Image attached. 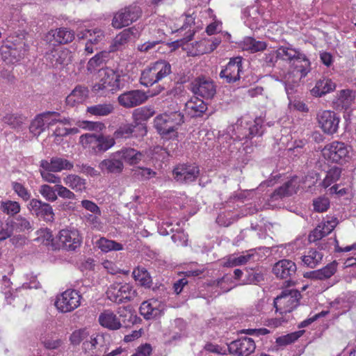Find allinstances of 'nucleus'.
Returning <instances> with one entry per match:
<instances>
[{
  "label": "nucleus",
  "mask_w": 356,
  "mask_h": 356,
  "mask_svg": "<svg viewBox=\"0 0 356 356\" xmlns=\"http://www.w3.org/2000/svg\"><path fill=\"white\" fill-rule=\"evenodd\" d=\"M324 158L328 161L345 163L352 157V149L343 143L334 141L327 145L322 150Z\"/></svg>",
  "instance_id": "obj_7"
},
{
  "label": "nucleus",
  "mask_w": 356,
  "mask_h": 356,
  "mask_svg": "<svg viewBox=\"0 0 356 356\" xmlns=\"http://www.w3.org/2000/svg\"><path fill=\"white\" fill-rule=\"evenodd\" d=\"M121 158L130 165L137 164L142 159V153L134 149H125L117 152Z\"/></svg>",
  "instance_id": "obj_41"
},
{
  "label": "nucleus",
  "mask_w": 356,
  "mask_h": 356,
  "mask_svg": "<svg viewBox=\"0 0 356 356\" xmlns=\"http://www.w3.org/2000/svg\"><path fill=\"white\" fill-rule=\"evenodd\" d=\"M66 186L71 189L81 192L86 189V180L76 175H68L63 179Z\"/></svg>",
  "instance_id": "obj_40"
},
{
  "label": "nucleus",
  "mask_w": 356,
  "mask_h": 356,
  "mask_svg": "<svg viewBox=\"0 0 356 356\" xmlns=\"http://www.w3.org/2000/svg\"><path fill=\"white\" fill-rule=\"evenodd\" d=\"M40 167L44 170L56 172L63 170H70L73 168V164L66 159L54 157L50 161H42Z\"/></svg>",
  "instance_id": "obj_25"
},
{
  "label": "nucleus",
  "mask_w": 356,
  "mask_h": 356,
  "mask_svg": "<svg viewBox=\"0 0 356 356\" xmlns=\"http://www.w3.org/2000/svg\"><path fill=\"white\" fill-rule=\"evenodd\" d=\"M165 25L172 33L179 32L184 37L181 40L168 42L167 45L172 51H175L179 47L184 50L185 40H191L194 36L195 17L190 14L182 15L179 17L168 19Z\"/></svg>",
  "instance_id": "obj_2"
},
{
  "label": "nucleus",
  "mask_w": 356,
  "mask_h": 356,
  "mask_svg": "<svg viewBox=\"0 0 356 356\" xmlns=\"http://www.w3.org/2000/svg\"><path fill=\"white\" fill-rule=\"evenodd\" d=\"M89 339H86L82 344V349L85 353L92 352L99 345H102L104 335L101 333H94L89 335Z\"/></svg>",
  "instance_id": "obj_38"
},
{
  "label": "nucleus",
  "mask_w": 356,
  "mask_h": 356,
  "mask_svg": "<svg viewBox=\"0 0 356 356\" xmlns=\"http://www.w3.org/2000/svg\"><path fill=\"white\" fill-rule=\"evenodd\" d=\"M300 186V181L298 178H293L286 183L284 186L280 187L277 193L280 196L291 195L298 191Z\"/></svg>",
  "instance_id": "obj_46"
},
{
  "label": "nucleus",
  "mask_w": 356,
  "mask_h": 356,
  "mask_svg": "<svg viewBox=\"0 0 356 356\" xmlns=\"http://www.w3.org/2000/svg\"><path fill=\"white\" fill-rule=\"evenodd\" d=\"M14 225L12 220L0 219V241H3L13 234Z\"/></svg>",
  "instance_id": "obj_47"
},
{
  "label": "nucleus",
  "mask_w": 356,
  "mask_h": 356,
  "mask_svg": "<svg viewBox=\"0 0 356 356\" xmlns=\"http://www.w3.org/2000/svg\"><path fill=\"white\" fill-rule=\"evenodd\" d=\"M100 215L90 214L86 216L87 222L96 230H102L103 225L99 219Z\"/></svg>",
  "instance_id": "obj_62"
},
{
  "label": "nucleus",
  "mask_w": 356,
  "mask_h": 356,
  "mask_svg": "<svg viewBox=\"0 0 356 356\" xmlns=\"http://www.w3.org/2000/svg\"><path fill=\"white\" fill-rule=\"evenodd\" d=\"M242 67L241 57L232 58L225 67L221 70L220 76L226 80L227 83L235 82L240 78Z\"/></svg>",
  "instance_id": "obj_19"
},
{
  "label": "nucleus",
  "mask_w": 356,
  "mask_h": 356,
  "mask_svg": "<svg viewBox=\"0 0 356 356\" xmlns=\"http://www.w3.org/2000/svg\"><path fill=\"white\" fill-rule=\"evenodd\" d=\"M99 324L108 330H118L121 327L120 318L112 312L106 310L99 316Z\"/></svg>",
  "instance_id": "obj_29"
},
{
  "label": "nucleus",
  "mask_w": 356,
  "mask_h": 356,
  "mask_svg": "<svg viewBox=\"0 0 356 356\" xmlns=\"http://www.w3.org/2000/svg\"><path fill=\"white\" fill-rule=\"evenodd\" d=\"M57 122H59V124H58L54 131V135L56 136H64L68 134H74L79 132V130L76 128L67 129L64 127V125L70 124V120L67 119L60 122L58 120Z\"/></svg>",
  "instance_id": "obj_54"
},
{
  "label": "nucleus",
  "mask_w": 356,
  "mask_h": 356,
  "mask_svg": "<svg viewBox=\"0 0 356 356\" xmlns=\"http://www.w3.org/2000/svg\"><path fill=\"white\" fill-rule=\"evenodd\" d=\"M155 113L153 108L149 106H143L135 109L133 111L132 116L135 124H145V122L150 119Z\"/></svg>",
  "instance_id": "obj_33"
},
{
  "label": "nucleus",
  "mask_w": 356,
  "mask_h": 356,
  "mask_svg": "<svg viewBox=\"0 0 356 356\" xmlns=\"http://www.w3.org/2000/svg\"><path fill=\"white\" fill-rule=\"evenodd\" d=\"M79 143L84 149L97 153L108 150L114 146L115 141L111 136L86 134L80 136Z\"/></svg>",
  "instance_id": "obj_5"
},
{
  "label": "nucleus",
  "mask_w": 356,
  "mask_h": 356,
  "mask_svg": "<svg viewBox=\"0 0 356 356\" xmlns=\"http://www.w3.org/2000/svg\"><path fill=\"white\" fill-rule=\"evenodd\" d=\"M106 293L109 300L117 303L131 300L137 296L136 290L131 284L126 282L112 283Z\"/></svg>",
  "instance_id": "obj_8"
},
{
  "label": "nucleus",
  "mask_w": 356,
  "mask_h": 356,
  "mask_svg": "<svg viewBox=\"0 0 356 356\" xmlns=\"http://www.w3.org/2000/svg\"><path fill=\"white\" fill-rule=\"evenodd\" d=\"M41 195L47 201L55 202L58 199L56 194V188H54L47 184H43L40 187L39 190Z\"/></svg>",
  "instance_id": "obj_55"
},
{
  "label": "nucleus",
  "mask_w": 356,
  "mask_h": 356,
  "mask_svg": "<svg viewBox=\"0 0 356 356\" xmlns=\"http://www.w3.org/2000/svg\"><path fill=\"white\" fill-rule=\"evenodd\" d=\"M241 46L243 50L251 53L264 51L267 47V44L264 41L257 40L252 37L245 38L241 42Z\"/></svg>",
  "instance_id": "obj_34"
},
{
  "label": "nucleus",
  "mask_w": 356,
  "mask_h": 356,
  "mask_svg": "<svg viewBox=\"0 0 356 356\" xmlns=\"http://www.w3.org/2000/svg\"><path fill=\"white\" fill-rule=\"evenodd\" d=\"M314 208L316 211L323 212L330 207V201L326 197H318L314 200Z\"/></svg>",
  "instance_id": "obj_61"
},
{
  "label": "nucleus",
  "mask_w": 356,
  "mask_h": 356,
  "mask_svg": "<svg viewBox=\"0 0 356 356\" xmlns=\"http://www.w3.org/2000/svg\"><path fill=\"white\" fill-rule=\"evenodd\" d=\"M355 99L354 93L349 90H343L338 95L337 102L342 107L347 108Z\"/></svg>",
  "instance_id": "obj_50"
},
{
  "label": "nucleus",
  "mask_w": 356,
  "mask_h": 356,
  "mask_svg": "<svg viewBox=\"0 0 356 356\" xmlns=\"http://www.w3.org/2000/svg\"><path fill=\"white\" fill-rule=\"evenodd\" d=\"M184 122V115L176 108L156 115L154 119V127L161 138L174 140H177L178 129Z\"/></svg>",
  "instance_id": "obj_1"
},
{
  "label": "nucleus",
  "mask_w": 356,
  "mask_h": 356,
  "mask_svg": "<svg viewBox=\"0 0 356 356\" xmlns=\"http://www.w3.org/2000/svg\"><path fill=\"white\" fill-rule=\"evenodd\" d=\"M149 96L140 90L124 92L118 97L119 103L124 107L131 108L143 104Z\"/></svg>",
  "instance_id": "obj_22"
},
{
  "label": "nucleus",
  "mask_w": 356,
  "mask_h": 356,
  "mask_svg": "<svg viewBox=\"0 0 356 356\" xmlns=\"http://www.w3.org/2000/svg\"><path fill=\"white\" fill-rule=\"evenodd\" d=\"M185 110L191 116L197 117L207 110V105L201 99L193 97L186 103Z\"/></svg>",
  "instance_id": "obj_28"
},
{
  "label": "nucleus",
  "mask_w": 356,
  "mask_h": 356,
  "mask_svg": "<svg viewBox=\"0 0 356 356\" xmlns=\"http://www.w3.org/2000/svg\"><path fill=\"white\" fill-rule=\"evenodd\" d=\"M134 280L142 287L148 289L152 285V279L149 272L143 267H137L132 272Z\"/></svg>",
  "instance_id": "obj_31"
},
{
  "label": "nucleus",
  "mask_w": 356,
  "mask_h": 356,
  "mask_svg": "<svg viewBox=\"0 0 356 356\" xmlns=\"http://www.w3.org/2000/svg\"><path fill=\"white\" fill-rule=\"evenodd\" d=\"M165 310V304L154 298L143 302L140 307V314L147 320H155L160 318Z\"/></svg>",
  "instance_id": "obj_14"
},
{
  "label": "nucleus",
  "mask_w": 356,
  "mask_h": 356,
  "mask_svg": "<svg viewBox=\"0 0 356 356\" xmlns=\"http://www.w3.org/2000/svg\"><path fill=\"white\" fill-rule=\"evenodd\" d=\"M81 243L82 237L76 229L65 228L59 231L56 239L55 248L74 251L79 248Z\"/></svg>",
  "instance_id": "obj_9"
},
{
  "label": "nucleus",
  "mask_w": 356,
  "mask_h": 356,
  "mask_svg": "<svg viewBox=\"0 0 356 356\" xmlns=\"http://www.w3.org/2000/svg\"><path fill=\"white\" fill-rule=\"evenodd\" d=\"M301 65L302 62H297L296 63L289 65V72L284 75L286 83H290L291 82L296 83L307 74L302 75Z\"/></svg>",
  "instance_id": "obj_35"
},
{
  "label": "nucleus",
  "mask_w": 356,
  "mask_h": 356,
  "mask_svg": "<svg viewBox=\"0 0 356 356\" xmlns=\"http://www.w3.org/2000/svg\"><path fill=\"white\" fill-rule=\"evenodd\" d=\"M243 17L245 23L252 29H258L266 24L263 15L255 8L245 10Z\"/></svg>",
  "instance_id": "obj_24"
},
{
  "label": "nucleus",
  "mask_w": 356,
  "mask_h": 356,
  "mask_svg": "<svg viewBox=\"0 0 356 356\" xmlns=\"http://www.w3.org/2000/svg\"><path fill=\"white\" fill-rule=\"evenodd\" d=\"M250 257L251 254L249 253H245L238 256L231 255L227 258V261L224 265L227 267L243 265L247 263Z\"/></svg>",
  "instance_id": "obj_52"
},
{
  "label": "nucleus",
  "mask_w": 356,
  "mask_h": 356,
  "mask_svg": "<svg viewBox=\"0 0 356 356\" xmlns=\"http://www.w3.org/2000/svg\"><path fill=\"white\" fill-rule=\"evenodd\" d=\"M199 174L198 167L195 165H179L174 171L175 179L180 182H191L194 181Z\"/></svg>",
  "instance_id": "obj_21"
},
{
  "label": "nucleus",
  "mask_w": 356,
  "mask_h": 356,
  "mask_svg": "<svg viewBox=\"0 0 356 356\" xmlns=\"http://www.w3.org/2000/svg\"><path fill=\"white\" fill-rule=\"evenodd\" d=\"M98 76L99 81L92 87V90L97 93H113L123 86L121 76L112 69L99 70Z\"/></svg>",
  "instance_id": "obj_3"
},
{
  "label": "nucleus",
  "mask_w": 356,
  "mask_h": 356,
  "mask_svg": "<svg viewBox=\"0 0 356 356\" xmlns=\"http://www.w3.org/2000/svg\"><path fill=\"white\" fill-rule=\"evenodd\" d=\"M113 110L111 104H99L93 106L88 107L87 111L94 115H107Z\"/></svg>",
  "instance_id": "obj_51"
},
{
  "label": "nucleus",
  "mask_w": 356,
  "mask_h": 356,
  "mask_svg": "<svg viewBox=\"0 0 356 356\" xmlns=\"http://www.w3.org/2000/svg\"><path fill=\"white\" fill-rule=\"evenodd\" d=\"M131 31L130 29H126L119 33L114 39L113 43V49L116 50L120 49L122 46L126 44L130 39Z\"/></svg>",
  "instance_id": "obj_56"
},
{
  "label": "nucleus",
  "mask_w": 356,
  "mask_h": 356,
  "mask_svg": "<svg viewBox=\"0 0 356 356\" xmlns=\"http://www.w3.org/2000/svg\"><path fill=\"white\" fill-rule=\"evenodd\" d=\"M338 263L336 261H332L325 266L307 273L305 277L312 280H327L330 278L337 272Z\"/></svg>",
  "instance_id": "obj_26"
},
{
  "label": "nucleus",
  "mask_w": 356,
  "mask_h": 356,
  "mask_svg": "<svg viewBox=\"0 0 356 356\" xmlns=\"http://www.w3.org/2000/svg\"><path fill=\"white\" fill-rule=\"evenodd\" d=\"M141 10L137 6H131L122 9L114 15L112 25L116 29L129 26L138 19Z\"/></svg>",
  "instance_id": "obj_13"
},
{
  "label": "nucleus",
  "mask_w": 356,
  "mask_h": 356,
  "mask_svg": "<svg viewBox=\"0 0 356 356\" xmlns=\"http://www.w3.org/2000/svg\"><path fill=\"white\" fill-rule=\"evenodd\" d=\"M193 92L205 99H211L216 94L213 82L205 77H198L192 83Z\"/></svg>",
  "instance_id": "obj_18"
},
{
  "label": "nucleus",
  "mask_w": 356,
  "mask_h": 356,
  "mask_svg": "<svg viewBox=\"0 0 356 356\" xmlns=\"http://www.w3.org/2000/svg\"><path fill=\"white\" fill-rule=\"evenodd\" d=\"M341 169L337 167L330 169L322 182L323 186L324 188H327L332 183L337 181L341 176Z\"/></svg>",
  "instance_id": "obj_53"
},
{
  "label": "nucleus",
  "mask_w": 356,
  "mask_h": 356,
  "mask_svg": "<svg viewBox=\"0 0 356 356\" xmlns=\"http://www.w3.org/2000/svg\"><path fill=\"white\" fill-rule=\"evenodd\" d=\"M99 168L103 172L120 173L123 170V163L117 159H108L102 161L99 164Z\"/></svg>",
  "instance_id": "obj_39"
},
{
  "label": "nucleus",
  "mask_w": 356,
  "mask_h": 356,
  "mask_svg": "<svg viewBox=\"0 0 356 356\" xmlns=\"http://www.w3.org/2000/svg\"><path fill=\"white\" fill-rule=\"evenodd\" d=\"M74 38L73 31L67 28H59L49 31L44 36V41L52 45L56 44H66L72 42Z\"/></svg>",
  "instance_id": "obj_17"
},
{
  "label": "nucleus",
  "mask_w": 356,
  "mask_h": 356,
  "mask_svg": "<svg viewBox=\"0 0 356 356\" xmlns=\"http://www.w3.org/2000/svg\"><path fill=\"white\" fill-rule=\"evenodd\" d=\"M104 55L103 54H97L92 58H91L86 65L87 72L90 74H93L97 71H99L101 67L104 63Z\"/></svg>",
  "instance_id": "obj_48"
},
{
  "label": "nucleus",
  "mask_w": 356,
  "mask_h": 356,
  "mask_svg": "<svg viewBox=\"0 0 356 356\" xmlns=\"http://www.w3.org/2000/svg\"><path fill=\"white\" fill-rule=\"evenodd\" d=\"M95 246L102 252L107 253L111 251H120L123 245L115 241L102 237L95 242Z\"/></svg>",
  "instance_id": "obj_36"
},
{
  "label": "nucleus",
  "mask_w": 356,
  "mask_h": 356,
  "mask_svg": "<svg viewBox=\"0 0 356 356\" xmlns=\"http://www.w3.org/2000/svg\"><path fill=\"white\" fill-rule=\"evenodd\" d=\"M0 210L8 216H14L20 212L21 206L18 202L7 200L1 202Z\"/></svg>",
  "instance_id": "obj_44"
},
{
  "label": "nucleus",
  "mask_w": 356,
  "mask_h": 356,
  "mask_svg": "<svg viewBox=\"0 0 356 356\" xmlns=\"http://www.w3.org/2000/svg\"><path fill=\"white\" fill-rule=\"evenodd\" d=\"M300 296L299 291L295 289H288L282 291L274 300L276 312H279L280 314L291 312L298 307Z\"/></svg>",
  "instance_id": "obj_10"
},
{
  "label": "nucleus",
  "mask_w": 356,
  "mask_h": 356,
  "mask_svg": "<svg viewBox=\"0 0 356 356\" xmlns=\"http://www.w3.org/2000/svg\"><path fill=\"white\" fill-rule=\"evenodd\" d=\"M77 36L80 39L87 40L86 43L85 51L87 54H92L94 51V45L98 44L104 38V33L102 30L95 28L93 29H86L83 32H79Z\"/></svg>",
  "instance_id": "obj_20"
},
{
  "label": "nucleus",
  "mask_w": 356,
  "mask_h": 356,
  "mask_svg": "<svg viewBox=\"0 0 356 356\" xmlns=\"http://www.w3.org/2000/svg\"><path fill=\"white\" fill-rule=\"evenodd\" d=\"M58 114L47 112L36 115L31 121L29 131L34 136H39L49 126L58 121Z\"/></svg>",
  "instance_id": "obj_12"
},
{
  "label": "nucleus",
  "mask_w": 356,
  "mask_h": 356,
  "mask_svg": "<svg viewBox=\"0 0 356 356\" xmlns=\"http://www.w3.org/2000/svg\"><path fill=\"white\" fill-rule=\"evenodd\" d=\"M317 120L319 127L325 134L331 135L337 131L340 119L334 111L325 110L319 112Z\"/></svg>",
  "instance_id": "obj_15"
},
{
  "label": "nucleus",
  "mask_w": 356,
  "mask_h": 356,
  "mask_svg": "<svg viewBox=\"0 0 356 356\" xmlns=\"http://www.w3.org/2000/svg\"><path fill=\"white\" fill-rule=\"evenodd\" d=\"M255 348L254 340L248 337L240 338L228 345L229 353L235 356H248L254 352Z\"/></svg>",
  "instance_id": "obj_16"
},
{
  "label": "nucleus",
  "mask_w": 356,
  "mask_h": 356,
  "mask_svg": "<svg viewBox=\"0 0 356 356\" xmlns=\"http://www.w3.org/2000/svg\"><path fill=\"white\" fill-rule=\"evenodd\" d=\"M38 216L42 217L46 221H53L54 219V212L52 207L44 202Z\"/></svg>",
  "instance_id": "obj_58"
},
{
  "label": "nucleus",
  "mask_w": 356,
  "mask_h": 356,
  "mask_svg": "<svg viewBox=\"0 0 356 356\" xmlns=\"http://www.w3.org/2000/svg\"><path fill=\"white\" fill-rule=\"evenodd\" d=\"M275 54L277 58L289 62V65L302 62V65L300 66L302 67V75L307 74L310 70V62L309 60L303 54L296 49L289 47H281L276 50Z\"/></svg>",
  "instance_id": "obj_11"
},
{
  "label": "nucleus",
  "mask_w": 356,
  "mask_h": 356,
  "mask_svg": "<svg viewBox=\"0 0 356 356\" xmlns=\"http://www.w3.org/2000/svg\"><path fill=\"white\" fill-rule=\"evenodd\" d=\"M171 72L169 63L163 60L156 61L142 72L140 83L145 86H152L168 76Z\"/></svg>",
  "instance_id": "obj_4"
},
{
  "label": "nucleus",
  "mask_w": 356,
  "mask_h": 356,
  "mask_svg": "<svg viewBox=\"0 0 356 356\" xmlns=\"http://www.w3.org/2000/svg\"><path fill=\"white\" fill-rule=\"evenodd\" d=\"M338 220L336 218H331L329 220L319 224L318 225L326 236L329 234L337 225Z\"/></svg>",
  "instance_id": "obj_60"
},
{
  "label": "nucleus",
  "mask_w": 356,
  "mask_h": 356,
  "mask_svg": "<svg viewBox=\"0 0 356 356\" xmlns=\"http://www.w3.org/2000/svg\"><path fill=\"white\" fill-rule=\"evenodd\" d=\"M275 275L280 278H287L295 274L296 265L294 262L283 259L277 262L273 268Z\"/></svg>",
  "instance_id": "obj_27"
},
{
  "label": "nucleus",
  "mask_w": 356,
  "mask_h": 356,
  "mask_svg": "<svg viewBox=\"0 0 356 356\" xmlns=\"http://www.w3.org/2000/svg\"><path fill=\"white\" fill-rule=\"evenodd\" d=\"M37 237L35 241L44 245H51L55 248L56 241H54L53 235L49 229L42 228L37 231Z\"/></svg>",
  "instance_id": "obj_45"
},
{
  "label": "nucleus",
  "mask_w": 356,
  "mask_h": 356,
  "mask_svg": "<svg viewBox=\"0 0 356 356\" xmlns=\"http://www.w3.org/2000/svg\"><path fill=\"white\" fill-rule=\"evenodd\" d=\"M336 85L332 80L323 79L316 82L315 86L311 90V94L314 97H321L333 91Z\"/></svg>",
  "instance_id": "obj_32"
},
{
  "label": "nucleus",
  "mask_w": 356,
  "mask_h": 356,
  "mask_svg": "<svg viewBox=\"0 0 356 356\" xmlns=\"http://www.w3.org/2000/svg\"><path fill=\"white\" fill-rule=\"evenodd\" d=\"M323 257L321 252L311 249L302 257V262L307 267L315 268L321 262Z\"/></svg>",
  "instance_id": "obj_37"
},
{
  "label": "nucleus",
  "mask_w": 356,
  "mask_h": 356,
  "mask_svg": "<svg viewBox=\"0 0 356 356\" xmlns=\"http://www.w3.org/2000/svg\"><path fill=\"white\" fill-rule=\"evenodd\" d=\"M187 39L185 40L184 45V51H186L188 56H197L205 54L206 50L204 47L202 40L188 44Z\"/></svg>",
  "instance_id": "obj_42"
},
{
  "label": "nucleus",
  "mask_w": 356,
  "mask_h": 356,
  "mask_svg": "<svg viewBox=\"0 0 356 356\" xmlns=\"http://www.w3.org/2000/svg\"><path fill=\"white\" fill-rule=\"evenodd\" d=\"M78 126L83 129L95 131L102 130L104 127V124L100 122H94L90 121H82L79 122Z\"/></svg>",
  "instance_id": "obj_63"
},
{
  "label": "nucleus",
  "mask_w": 356,
  "mask_h": 356,
  "mask_svg": "<svg viewBox=\"0 0 356 356\" xmlns=\"http://www.w3.org/2000/svg\"><path fill=\"white\" fill-rule=\"evenodd\" d=\"M51 171H47L44 170L43 168L40 170V175L42 178V179L44 181L51 183V184H59L60 182V179L59 177L50 173Z\"/></svg>",
  "instance_id": "obj_64"
},
{
  "label": "nucleus",
  "mask_w": 356,
  "mask_h": 356,
  "mask_svg": "<svg viewBox=\"0 0 356 356\" xmlns=\"http://www.w3.org/2000/svg\"><path fill=\"white\" fill-rule=\"evenodd\" d=\"M81 299V295L79 291L67 289L56 296L54 306L59 313H70L80 307Z\"/></svg>",
  "instance_id": "obj_6"
},
{
  "label": "nucleus",
  "mask_w": 356,
  "mask_h": 356,
  "mask_svg": "<svg viewBox=\"0 0 356 356\" xmlns=\"http://www.w3.org/2000/svg\"><path fill=\"white\" fill-rule=\"evenodd\" d=\"M56 191L58 193L57 195L61 198L66 200H74L76 198V195L69 188L63 185L57 184Z\"/></svg>",
  "instance_id": "obj_59"
},
{
  "label": "nucleus",
  "mask_w": 356,
  "mask_h": 356,
  "mask_svg": "<svg viewBox=\"0 0 356 356\" xmlns=\"http://www.w3.org/2000/svg\"><path fill=\"white\" fill-rule=\"evenodd\" d=\"M88 90L81 86L76 87L66 97V103L70 106L82 104L88 98Z\"/></svg>",
  "instance_id": "obj_30"
},
{
  "label": "nucleus",
  "mask_w": 356,
  "mask_h": 356,
  "mask_svg": "<svg viewBox=\"0 0 356 356\" xmlns=\"http://www.w3.org/2000/svg\"><path fill=\"white\" fill-rule=\"evenodd\" d=\"M147 127L145 124H127L118 129L114 136L116 138L129 137H143L147 134Z\"/></svg>",
  "instance_id": "obj_23"
},
{
  "label": "nucleus",
  "mask_w": 356,
  "mask_h": 356,
  "mask_svg": "<svg viewBox=\"0 0 356 356\" xmlns=\"http://www.w3.org/2000/svg\"><path fill=\"white\" fill-rule=\"evenodd\" d=\"M90 332L86 328H81L74 330L69 337V341L72 346H79L89 337Z\"/></svg>",
  "instance_id": "obj_43"
},
{
  "label": "nucleus",
  "mask_w": 356,
  "mask_h": 356,
  "mask_svg": "<svg viewBox=\"0 0 356 356\" xmlns=\"http://www.w3.org/2000/svg\"><path fill=\"white\" fill-rule=\"evenodd\" d=\"M12 188L14 192L22 199L24 201H28L31 198V193L29 190L22 184L19 182H13L12 184Z\"/></svg>",
  "instance_id": "obj_57"
},
{
  "label": "nucleus",
  "mask_w": 356,
  "mask_h": 356,
  "mask_svg": "<svg viewBox=\"0 0 356 356\" xmlns=\"http://www.w3.org/2000/svg\"><path fill=\"white\" fill-rule=\"evenodd\" d=\"M304 333L303 330H299L290 334H287L276 339V343L279 346H285L300 338Z\"/></svg>",
  "instance_id": "obj_49"
}]
</instances>
